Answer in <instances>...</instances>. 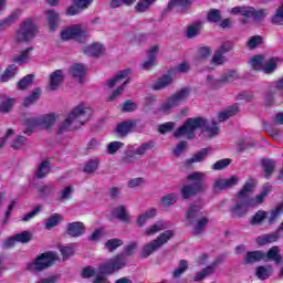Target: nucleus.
Returning <instances> with one entry per match:
<instances>
[{
  "instance_id": "obj_1",
  "label": "nucleus",
  "mask_w": 283,
  "mask_h": 283,
  "mask_svg": "<svg viewBox=\"0 0 283 283\" xmlns=\"http://www.w3.org/2000/svg\"><path fill=\"white\" fill-rule=\"evenodd\" d=\"M196 129L208 133V138H213L220 134V126L216 119L211 120V124L203 117L187 118L181 127H179L174 136L180 138L186 136L188 140L196 138Z\"/></svg>"
},
{
  "instance_id": "obj_2",
  "label": "nucleus",
  "mask_w": 283,
  "mask_h": 283,
  "mask_svg": "<svg viewBox=\"0 0 283 283\" xmlns=\"http://www.w3.org/2000/svg\"><path fill=\"white\" fill-rule=\"evenodd\" d=\"M92 116V108L85 106V104L77 105L67 116V118L60 125L57 134H65L70 132V127L73 129H78L83 127L90 117Z\"/></svg>"
},
{
  "instance_id": "obj_3",
  "label": "nucleus",
  "mask_w": 283,
  "mask_h": 283,
  "mask_svg": "<svg viewBox=\"0 0 283 283\" xmlns=\"http://www.w3.org/2000/svg\"><path fill=\"white\" fill-rule=\"evenodd\" d=\"M255 189V180L249 179L237 195V202L230 209L231 218H245L249 209L252 208L249 201V193Z\"/></svg>"
},
{
  "instance_id": "obj_4",
  "label": "nucleus",
  "mask_w": 283,
  "mask_h": 283,
  "mask_svg": "<svg viewBox=\"0 0 283 283\" xmlns=\"http://www.w3.org/2000/svg\"><path fill=\"white\" fill-rule=\"evenodd\" d=\"M188 180L192 184L185 185L180 190L184 200H189V198L207 191V174L200 171L191 172L188 175Z\"/></svg>"
},
{
  "instance_id": "obj_5",
  "label": "nucleus",
  "mask_w": 283,
  "mask_h": 283,
  "mask_svg": "<svg viewBox=\"0 0 283 283\" xmlns=\"http://www.w3.org/2000/svg\"><path fill=\"white\" fill-rule=\"evenodd\" d=\"M174 235H176L175 230H166L165 232L160 233L155 240L142 248V258L147 259L153 253H156V251H158V249L161 247H165V244H167V242H169Z\"/></svg>"
},
{
  "instance_id": "obj_6",
  "label": "nucleus",
  "mask_w": 283,
  "mask_h": 283,
  "mask_svg": "<svg viewBox=\"0 0 283 283\" xmlns=\"http://www.w3.org/2000/svg\"><path fill=\"white\" fill-rule=\"evenodd\" d=\"M191 94V90L189 87H184L177 91L172 96H170L160 107V114H169L174 107H178L180 103H185L189 95Z\"/></svg>"
},
{
  "instance_id": "obj_7",
  "label": "nucleus",
  "mask_w": 283,
  "mask_h": 283,
  "mask_svg": "<svg viewBox=\"0 0 283 283\" xmlns=\"http://www.w3.org/2000/svg\"><path fill=\"white\" fill-rule=\"evenodd\" d=\"M127 266V256L122 253L117 254L108 262L99 265L101 275H112V273H116V271H120V269H125Z\"/></svg>"
},
{
  "instance_id": "obj_8",
  "label": "nucleus",
  "mask_w": 283,
  "mask_h": 283,
  "mask_svg": "<svg viewBox=\"0 0 283 283\" xmlns=\"http://www.w3.org/2000/svg\"><path fill=\"white\" fill-rule=\"evenodd\" d=\"M36 23H34L32 20H27L18 30L15 41H18V43H28L29 41H32L34 36H36Z\"/></svg>"
},
{
  "instance_id": "obj_9",
  "label": "nucleus",
  "mask_w": 283,
  "mask_h": 283,
  "mask_svg": "<svg viewBox=\"0 0 283 283\" xmlns=\"http://www.w3.org/2000/svg\"><path fill=\"white\" fill-rule=\"evenodd\" d=\"M56 262V252H44L40 254L32 263L31 269L35 273L50 269Z\"/></svg>"
},
{
  "instance_id": "obj_10",
  "label": "nucleus",
  "mask_w": 283,
  "mask_h": 283,
  "mask_svg": "<svg viewBox=\"0 0 283 283\" xmlns=\"http://www.w3.org/2000/svg\"><path fill=\"white\" fill-rule=\"evenodd\" d=\"M90 34L86 31H83L80 25H72L61 33L62 41H70V39H74L78 43H83V41Z\"/></svg>"
},
{
  "instance_id": "obj_11",
  "label": "nucleus",
  "mask_w": 283,
  "mask_h": 283,
  "mask_svg": "<svg viewBox=\"0 0 283 283\" xmlns=\"http://www.w3.org/2000/svg\"><path fill=\"white\" fill-rule=\"evenodd\" d=\"M218 266H220V260H214L210 265L203 268L200 272H198L193 276V282H202V280H207V277H211L213 273H216Z\"/></svg>"
},
{
  "instance_id": "obj_12",
  "label": "nucleus",
  "mask_w": 283,
  "mask_h": 283,
  "mask_svg": "<svg viewBox=\"0 0 283 283\" xmlns=\"http://www.w3.org/2000/svg\"><path fill=\"white\" fill-rule=\"evenodd\" d=\"M65 82V75L63 74V70H56L51 73L49 81V92H56L61 85Z\"/></svg>"
},
{
  "instance_id": "obj_13",
  "label": "nucleus",
  "mask_w": 283,
  "mask_h": 283,
  "mask_svg": "<svg viewBox=\"0 0 283 283\" xmlns=\"http://www.w3.org/2000/svg\"><path fill=\"white\" fill-rule=\"evenodd\" d=\"M85 231H87V228L81 221L71 222L66 226V234L70 238H81V235H85Z\"/></svg>"
},
{
  "instance_id": "obj_14",
  "label": "nucleus",
  "mask_w": 283,
  "mask_h": 283,
  "mask_svg": "<svg viewBox=\"0 0 283 283\" xmlns=\"http://www.w3.org/2000/svg\"><path fill=\"white\" fill-rule=\"evenodd\" d=\"M138 123H140V119L122 122L116 126L115 133L117 136H119V138H125V136H127V134H129L134 127H137Z\"/></svg>"
},
{
  "instance_id": "obj_15",
  "label": "nucleus",
  "mask_w": 283,
  "mask_h": 283,
  "mask_svg": "<svg viewBox=\"0 0 283 283\" xmlns=\"http://www.w3.org/2000/svg\"><path fill=\"white\" fill-rule=\"evenodd\" d=\"M235 78V71H230L223 75L219 80L213 78L212 75L207 76V83L210 87H220L222 83H231Z\"/></svg>"
},
{
  "instance_id": "obj_16",
  "label": "nucleus",
  "mask_w": 283,
  "mask_h": 283,
  "mask_svg": "<svg viewBox=\"0 0 283 283\" xmlns=\"http://www.w3.org/2000/svg\"><path fill=\"white\" fill-rule=\"evenodd\" d=\"M280 235H282V230L277 228L274 232L258 237L256 244H259V247H266V244H273V242H277V240H280Z\"/></svg>"
},
{
  "instance_id": "obj_17",
  "label": "nucleus",
  "mask_w": 283,
  "mask_h": 283,
  "mask_svg": "<svg viewBox=\"0 0 283 283\" xmlns=\"http://www.w3.org/2000/svg\"><path fill=\"white\" fill-rule=\"evenodd\" d=\"M264 262H274V264H282V250H280V247L273 245L268 250V252H264Z\"/></svg>"
},
{
  "instance_id": "obj_18",
  "label": "nucleus",
  "mask_w": 283,
  "mask_h": 283,
  "mask_svg": "<svg viewBox=\"0 0 283 283\" xmlns=\"http://www.w3.org/2000/svg\"><path fill=\"white\" fill-rule=\"evenodd\" d=\"M158 52H160V48L158 45H154L148 51V60L142 64L143 70H151L156 67V60L158 59Z\"/></svg>"
},
{
  "instance_id": "obj_19",
  "label": "nucleus",
  "mask_w": 283,
  "mask_h": 283,
  "mask_svg": "<svg viewBox=\"0 0 283 283\" xmlns=\"http://www.w3.org/2000/svg\"><path fill=\"white\" fill-rule=\"evenodd\" d=\"M264 251L256 250V251H249L247 252L245 256L242 260V264H255V262H262L264 260Z\"/></svg>"
},
{
  "instance_id": "obj_20",
  "label": "nucleus",
  "mask_w": 283,
  "mask_h": 283,
  "mask_svg": "<svg viewBox=\"0 0 283 283\" xmlns=\"http://www.w3.org/2000/svg\"><path fill=\"white\" fill-rule=\"evenodd\" d=\"M70 74L73 78H76L80 83H83V80L87 75V67L84 64L75 63L70 67Z\"/></svg>"
},
{
  "instance_id": "obj_21",
  "label": "nucleus",
  "mask_w": 283,
  "mask_h": 283,
  "mask_svg": "<svg viewBox=\"0 0 283 283\" xmlns=\"http://www.w3.org/2000/svg\"><path fill=\"white\" fill-rule=\"evenodd\" d=\"M54 191H56V186L53 184H42L38 187L39 199L48 200V198L54 196Z\"/></svg>"
},
{
  "instance_id": "obj_22",
  "label": "nucleus",
  "mask_w": 283,
  "mask_h": 283,
  "mask_svg": "<svg viewBox=\"0 0 283 283\" xmlns=\"http://www.w3.org/2000/svg\"><path fill=\"white\" fill-rule=\"evenodd\" d=\"M84 54L87 56H101L105 53V46L98 42L92 43L83 49Z\"/></svg>"
},
{
  "instance_id": "obj_23",
  "label": "nucleus",
  "mask_w": 283,
  "mask_h": 283,
  "mask_svg": "<svg viewBox=\"0 0 283 283\" xmlns=\"http://www.w3.org/2000/svg\"><path fill=\"white\" fill-rule=\"evenodd\" d=\"M271 185L265 184L262 188L261 193H259L255 198H250L248 197V200L250 201V206L253 207H258V205H262V202H264V198H266V196H269L271 193Z\"/></svg>"
},
{
  "instance_id": "obj_24",
  "label": "nucleus",
  "mask_w": 283,
  "mask_h": 283,
  "mask_svg": "<svg viewBox=\"0 0 283 283\" xmlns=\"http://www.w3.org/2000/svg\"><path fill=\"white\" fill-rule=\"evenodd\" d=\"M129 74H132V69H125L123 71H119L115 75V77L108 80L107 87H109V90H112L113 87H116V85H118L119 83H123V81H125V78H127Z\"/></svg>"
},
{
  "instance_id": "obj_25",
  "label": "nucleus",
  "mask_w": 283,
  "mask_h": 283,
  "mask_svg": "<svg viewBox=\"0 0 283 283\" xmlns=\"http://www.w3.org/2000/svg\"><path fill=\"white\" fill-rule=\"evenodd\" d=\"M171 83H174V77L170 74H165L155 82V84L153 85V90L155 92H160V90L169 87Z\"/></svg>"
},
{
  "instance_id": "obj_26",
  "label": "nucleus",
  "mask_w": 283,
  "mask_h": 283,
  "mask_svg": "<svg viewBox=\"0 0 283 283\" xmlns=\"http://www.w3.org/2000/svg\"><path fill=\"white\" fill-rule=\"evenodd\" d=\"M14 103H17V99L8 97L6 95H0V112H2V114H8L12 112Z\"/></svg>"
},
{
  "instance_id": "obj_27",
  "label": "nucleus",
  "mask_w": 283,
  "mask_h": 283,
  "mask_svg": "<svg viewBox=\"0 0 283 283\" xmlns=\"http://www.w3.org/2000/svg\"><path fill=\"white\" fill-rule=\"evenodd\" d=\"M187 271H189V262H187L185 259H181L179 261L178 268H176L172 272V279L180 280V277H182Z\"/></svg>"
},
{
  "instance_id": "obj_28",
  "label": "nucleus",
  "mask_w": 283,
  "mask_h": 283,
  "mask_svg": "<svg viewBox=\"0 0 283 283\" xmlns=\"http://www.w3.org/2000/svg\"><path fill=\"white\" fill-rule=\"evenodd\" d=\"M238 112V105L230 106L227 109L220 112L218 114L219 123H224V120H229V118H231V116H235Z\"/></svg>"
},
{
  "instance_id": "obj_29",
  "label": "nucleus",
  "mask_w": 283,
  "mask_h": 283,
  "mask_svg": "<svg viewBox=\"0 0 283 283\" xmlns=\"http://www.w3.org/2000/svg\"><path fill=\"white\" fill-rule=\"evenodd\" d=\"M18 71H19V67H17V64L9 65L4 70L3 74L0 76L1 83H8L10 78H14V76H17Z\"/></svg>"
},
{
  "instance_id": "obj_30",
  "label": "nucleus",
  "mask_w": 283,
  "mask_h": 283,
  "mask_svg": "<svg viewBox=\"0 0 283 283\" xmlns=\"http://www.w3.org/2000/svg\"><path fill=\"white\" fill-rule=\"evenodd\" d=\"M191 6V0H170L167 6V10H174V8H179V10H189Z\"/></svg>"
},
{
  "instance_id": "obj_31",
  "label": "nucleus",
  "mask_w": 283,
  "mask_h": 283,
  "mask_svg": "<svg viewBox=\"0 0 283 283\" xmlns=\"http://www.w3.org/2000/svg\"><path fill=\"white\" fill-rule=\"evenodd\" d=\"M38 119L39 127H41L42 129H50L52 125L56 123V117H54V115H44L38 117Z\"/></svg>"
},
{
  "instance_id": "obj_32",
  "label": "nucleus",
  "mask_w": 283,
  "mask_h": 283,
  "mask_svg": "<svg viewBox=\"0 0 283 283\" xmlns=\"http://www.w3.org/2000/svg\"><path fill=\"white\" fill-rule=\"evenodd\" d=\"M113 216L117 218V220H120L122 222H129V213L127 212V207L125 206H118L114 209Z\"/></svg>"
},
{
  "instance_id": "obj_33",
  "label": "nucleus",
  "mask_w": 283,
  "mask_h": 283,
  "mask_svg": "<svg viewBox=\"0 0 283 283\" xmlns=\"http://www.w3.org/2000/svg\"><path fill=\"white\" fill-rule=\"evenodd\" d=\"M169 224L165 221H158L157 223L153 224L150 228L146 229L145 235H156L159 231H165Z\"/></svg>"
},
{
  "instance_id": "obj_34",
  "label": "nucleus",
  "mask_w": 283,
  "mask_h": 283,
  "mask_svg": "<svg viewBox=\"0 0 283 283\" xmlns=\"http://www.w3.org/2000/svg\"><path fill=\"white\" fill-rule=\"evenodd\" d=\"M41 92H42L41 87L34 88L31 95L24 98L23 101L24 107H30V105H34V103H36V101L41 98Z\"/></svg>"
},
{
  "instance_id": "obj_35",
  "label": "nucleus",
  "mask_w": 283,
  "mask_h": 283,
  "mask_svg": "<svg viewBox=\"0 0 283 283\" xmlns=\"http://www.w3.org/2000/svg\"><path fill=\"white\" fill-rule=\"evenodd\" d=\"M50 174V160H43L35 171V177L39 179L45 178Z\"/></svg>"
},
{
  "instance_id": "obj_36",
  "label": "nucleus",
  "mask_w": 283,
  "mask_h": 283,
  "mask_svg": "<svg viewBox=\"0 0 283 283\" xmlns=\"http://www.w3.org/2000/svg\"><path fill=\"white\" fill-rule=\"evenodd\" d=\"M268 217H269V212H266L264 210H259L255 212V214L252 216V218L250 220V224H252V227L262 224L263 221L265 220V218H268Z\"/></svg>"
},
{
  "instance_id": "obj_37",
  "label": "nucleus",
  "mask_w": 283,
  "mask_h": 283,
  "mask_svg": "<svg viewBox=\"0 0 283 283\" xmlns=\"http://www.w3.org/2000/svg\"><path fill=\"white\" fill-rule=\"evenodd\" d=\"M18 19H19V13L13 12L6 19L1 20L0 32H3V30H8V28H10V25H12V23H14V21H17Z\"/></svg>"
},
{
  "instance_id": "obj_38",
  "label": "nucleus",
  "mask_w": 283,
  "mask_h": 283,
  "mask_svg": "<svg viewBox=\"0 0 283 283\" xmlns=\"http://www.w3.org/2000/svg\"><path fill=\"white\" fill-rule=\"evenodd\" d=\"M209 156V148H202L198 153H196L190 159L187 160L188 165H191L193 163H202L205 158Z\"/></svg>"
},
{
  "instance_id": "obj_39",
  "label": "nucleus",
  "mask_w": 283,
  "mask_h": 283,
  "mask_svg": "<svg viewBox=\"0 0 283 283\" xmlns=\"http://www.w3.org/2000/svg\"><path fill=\"white\" fill-rule=\"evenodd\" d=\"M156 147V142L148 140L146 143H143L137 149H135V154L139 157L145 156L149 149H154Z\"/></svg>"
},
{
  "instance_id": "obj_40",
  "label": "nucleus",
  "mask_w": 283,
  "mask_h": 283,
  "mask_svg": "<svg viewBox=\"0 0 283 283\" xmlns=\"http://www.w3.org/2000/svg\"><path fill=\"white\" fill-rule=\"evenodd\" d=\"M138 161V157L135 153V149H127L122 158L124 165H134Z\"/></svg>"
},
{
  "instance_id": "obj_41",
  "label": "nucleus",
  "mask_w": 283,
  "mask_h": 283,
  "mask_svg": "<svg viewBox=\"0 0 283 283\" xmlns=\"http://www.w3.org/2000/svg\"><path fill=\"white\" fill-rule=\"evenodd\" d=\"M262 167H263V171L265 174V178H271V174H273V171H275V160L263 159Z\"/></svg>"
},
{
  "instance_id": "obj_42",
  "label": "nucleus",
  "mask_w": 283,
  "mask_h": 283,
  "mask_svg": "<svg viewBox=\"0 0 283 283\" xmlns=\"http://www.w3.org/2000/svg\"><path fill=\"white\" fill-rule=\"evenodd\" d=\"M46 15H48L49 28L51 30H56L59 25V13H56V11L54 10H49L46 11Z\"/></svg>"
},
{
  "instance_id": "obj_43",
  "label": "nucleus",
  "mask_w": 283,
  "mask_h": 283,
  "mask_svg": "<svg viewBox=\"0 0 283 283\" xmlns=\"http://www.w3.org/2000/svg\"><path fill=\"white\" fill-rule=\"evenodd\" d=\"M186 218L187 220H190V222H192V220H198V218H200V206L191 203L186 212Z\"/></svg>"
},
{
  "instance_id": "obj_44",
  "label": "nucleus",
  "mask_w": 283,
  "mask_h": 283,
  "mask_svg": "<svg viewBox=\"0 0 283 283\" xmlns=\"http://www.w3.org/2000/svg\"><path fill=\"white\" fill-rule=\"evenodd\" d=\"M264 74H273L277 70V57H271L263 66Z\"/></svg>"
},
{
  "instance_id": "obj_45",
  "label": "nucleus",
  "mask_w": 283,
  "mask_h": 283,
  "mask_svg": "<svg viewBox=\"0 0 283 283\" xmlns=\"http://www.w3.org/2000/svg\"><path fill=\"white\" fill-rule=\"evenodd\" d=\"M202 28V24L200 22L193 23L188 27L186 36L188 39H196L198 34H200V29Z\"/></svg>"
},
{
  "instance_id": "obj_46",
  "label": "nucleus",
  "mask_w": 283,
  "mask_h": 283,
  "mask_svg": "<svg viewBox=\"0 0 283 283\" xmlns=\"http://www.w3.org/2000/svg\"><path fill=\"white\" fill-rule=\"evenodd\" d=\"M60 222H61V214L53 213L50 218L45 220V229L50 231V229H54V227H59Z\"/></svg>"
},
{
  "instance_id": "obj_47",
  "label": "nucleus",
  "mask_w": 283,
  "mask_h": 283,
  "mask_svg": "<svg viewBox=\"0 0 283 283\" xmlns=\"http://www.w3.org/2000/svg\"><path fill=\"white\" fill-rule=\"evenodd\" d=\"M209 224V218L203 217L197 221L193 227V235H200L205 231V227Z\"/></svg>"
},
{
  "instance_id": "obj_48",
  "label": "nucleus",
  "mask_w": 283,
  "mask_h": 283,
  "mask_svg": "<svg viewBox=\"0 0 283 283\" xmlns=\"http://www.w3.org/2000/svg\"><path fill=\"white\" fill-rule=\"evenodd\" d=\"M150 218H156V209H150L146 211L145 214H140L139 218L137 219V224L138 227H145V223L147 220H150Z\"/></svg>"
},
{
  "instance_id": "obj_49",
  "label": "nucleus",
  "mask_w": 283,
  "mask_h": 283,
  "mask_svg": "<svg viewBox=\"0 0 283 283\" xmlns=\"http://www.w3.org/2000/svg\"><path fill=\"white\" fill-rule=\"evenodd\" d=\"M118 247H123V240L120 239H109L105 243V249H107L109 253H114V251H116Z\"/></svg>"
},
{
  "instance_id": "obj_50",
  "label": "nucleus",
  "mask_w": 283,
  "mask_h": 283,
  "mask_svg": "<svg viewBox=\"0 0 283 283\" xmlns=\"http://www.w3.org/2000/svg\"><path fill=\"white\" fill-rule=\"evenodd\" d=\"M72 193H74V187L67 186L59 193L57 200L60 202H65V200H70V198H72Z\"/></svg>"
},
{
  "instance_id": "obj_51",
  "label": "nucleus",
  "mask_w": 283,
  "mask_h": 283,
  "mask_svg": "<svg viewBox=\"0 0 283 283\" xmlns=\"http://www.w3.org/2000/svg\"><path fill=\"white\" fill-rule=\"evenodd\" d=\"M32 53V48H28L27 50L22 51L19 56L13 59L14 63H28L30 61V54Z\"/></svg>"
},
{
  "instance_id": "obj_52",
  "label": "nucleus",
  "mask_w": 283,
  "mask_h": 283,
  "mask_svg": "<svg viewBox=\"0 0 283 283\" xmlns=\"http://www.w3.org/2000/svg\"><path fill=\"white\" fill-rule=\"evenodd\" d=\"M129 83H132V78L127 77L126 81L117 90L113 91L108 99L115 101V98H118V96L125 92V87H127Z\"/></svg>"
},
{
  "instance_id": "obj_53",
  "label": "nucleus",
  "mask_w": 283,
  "mask_h": 283,
  "mask_svg": "<svg viewBox=\"0 0 283 283\" xmlns=\"http://www.w3.org/2000/svg\"><path fill=\"white\" fill-rule=\"evenodd\" d=\"M255 275L259 280H269L271 277V270L264 265H260L256 268Z\"/></svg>"
},
{
  "instance_id": "obj_54",
  "label": "nucleus",
  "mask_w": 283,
  "mask_h": 283,
  "mask_svg": "<svg viewBox=\"0 0 283 283\" xmlns=\"http://www.w3.org/2000/svg\"><path fill=\"white\" fill-rule=\"evenodd\" d=\"M262 43H264V38H262L261 35H253L247 42V45L249 50H255V48H258V45H262Z\"/></svg>"
},
{
  "instance_id": "obj_55",
  "label": "nucleus",
  "mask_w": 283,
  "mask_h": 283,
  "mask_svg": "<svg viewBox=\"0 0 283 283\" xmlns=\"http://www.w3.org/2000/svg\"><path fill=\"white\" fill-rule=\"evenodd\" d=\"M207 19L210 23H219L222 20V15L220 14V10L211 9L208 12Z\"/></svg>"
},
{
  "instance_id": "obj_56",
  "label": "nucleus",
  "mask_w": 283,
  "mask_h": 283,
  "mask_svg": "<svg viewBox=\"0 0 283 283\" xmlns=\"http://www.w3.org/2000/svg\"><path fill=\"white\" fill-rule=\"evenodd\" d=\"M98 169V160L91 159L88 160L83 168L84 174H94Z\"/></svg>"
},
{
  "instance_id": "obj_57",
  "label": "nucleus",
  "mask_w": 283,
  "mask_h": 283,
  "mask_svg": "<svg viewBox=\"0 0 283 283\" xmlns=\"http://www.w3.org/2000/svg\"><path fill=\"white\" fill-rule=\"evenodd\" d=\"M15 241L20 242L21 244H28L32 240V234L30 231H23L14 235Z\"/></svg>"
},
{
  "instance_id": "obj_58",
  "label": "nucleus",
  "mask_w": 283,
  "mask_h": 283,
  "mask_svg": "<svg viewBox=\"0 0 283 283\" xmlns=\"http://www.w3.org/2000/svg\"><path fill=\"white\" fill-rule=\"evenodd\" d=\"M241 17H243V19H241V23L247 25V23H249V19H252L253 17V7L244 6Z\"/></svg>"
},
{
  "instance_id": "obj_59",
  "label": "nucleus",
  "mask_w": 283,
  "mask_h": 283,
  "mask_svg": "<svg viewBox=\"0 0 283 283\" xmlns=\"http://www.w3.org/2000/svg\"><path fill=\"white\" fill-rule=\"evenodd\" d=\"M176 202H178V196L176 193H169L161 198V205H164V207H171L176 205Z\"/></svg>"
},
{
  "instance_id": "obj_60",
  "label": "nucleus",
  "mask_w": 283,
  "mask_h": 283,
  "mask_svg": "<svg viewBox=\"0 0 283 283\" xmlns=\"http://www.w3.org/2000/svg\"><path fill=\"white\" fill-rule=\"evenodd\" d=\"M59 251L64 260H67V258H72L74 254V247L72 245H59Z\"/></svg>"
},
{
  "instance_id": "obj_61",
  "label": "nucleus",
  "mask_w": 283,
  "mask_h": 283,
  "mask_svg": "<svg viewBox=\"0 0 283 283\" xmlns=\"http://www.w3.org/2000/svg\"><path fill=\"white\" fill-rule=\"evenodd\" d=\"M33 78L34 76H32V74L24 76L18 82V90H27L28 87H30V85H32Z\"/></svg>"
},
{
  "instance_id": "obj_62",
  "label": "nucleus",
  "mask_w": 283,
  "mask_h": 283,
  "mask_svg": "<svg viewBox=\"0 0 283 283\" xmlns=\"http://www.w3.org/2000/svg\"><path fill=\"white\" fill-rule=\"evenodd\" d=\"M122 147H125V144H123V142H112L107 145V154L114 156V154H116V151H118V149H120Z\"/></svg>"
},
{
  "instance_id": "obj_63",
  "label": "nucleus",
  "mask_w": 283,
  "mask_h": 283,
  "mask_svg": "<svg viewBox=\"0 0 283 283\" xmlns=\"http://www.w3.org/2000/svg\"><path fill=\"white\" fill-rule=\"evenodd\" d=\"M251 65L253 70H262V64L264 63V55H255L251 59Z\"/></svg>"
},
{
  "instance_id": "obj_64",
  "label": "nucleus",
  "mask_w": 283,
  "mask_h": 283,
  "mask_svg": "<svg viewBox=\"0 0 283 283\" xmlns=\"http://www.w3.org/2000/svg\"><path fill=\"white\" fill-rule=\"evenodd\" d=\"M274 25H283V8L279 7L274 17L272 18Z\"/></svg>"
}]
</instances>
